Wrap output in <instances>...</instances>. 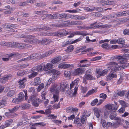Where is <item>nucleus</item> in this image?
<instances>
[{
  "mask_svg": "<svg viewBox=\"0 0 129 129\" xmlns=\"http://www.w3.org/2000/svg\"><path fill=\"white\" fill-rule=\"evenodd\" d=\"M13 121L12 119H10L6 121V123L4 125H2L1 126V128L4 129L6 127L9 126Z\"/></svg>",
  "mask_w": 129,
  "mask_h": 129,
  "instance_id": "obj_15",
  "label": "nucleus"
},
{
  "mask_svg": "<svg viewBox=\"0 0 129 129\" xmlns=\"http://www.w3.org/2000/svg\"><path fill=\"white\" fill-rule=\"evenodd\" d=\"M123 56L124 57H126L127 60L129 59V52L124 53Z\"/></svg>",
  "mask_w": 129,
  "mask_h": 129,
  "instance_id": "obj_64",
  "label": "nucleus"
},
{
  "mask_svg": "<svg viewBox=\"0 0 129 129\" xmlns=\"http://www.w3.org/2000/svg\"><path fill=\"white\" fill-rule=\"evenodd\" d=\"M41 82L40 78L38 77H36L34 79L33 84L34 86H37L39 85Z\"/></svg>",
  "mask_w": 129,
  "mask_h": 129,
  "instance_id": "obj_25",
  "label": "nucleus"
},
{
  "mask_svg": "<svg viewBox=\"0 0 129 129\" xmlns=\"http://www.w3.org/2000/svg\"><path fill=\"white\" fill-rule=\"evenodd\" d=\"M37 95L36 94H33V95L30 96L28 99V102L29 103L31 102H32L34 100H35V99L36 98V97Z\"/></svg>",
  "mask_w": 129,
  "mask_h": 129,
  "instance_id": "obj_22",
  "label": "nucleus"
},
{
  "mask_svg": "<svg viewBox=\"0 0 129 129\" xmlns=\"http://www.w3.org/2000/svg\"><path fill=\"white\" fill-rule=\"evenodd\" d=\"M117 114L116 112L114 111L111 113L109 115V117L111 120H115L117 118Z\"/></svg>",
  "mask_w": 129,
  "mask_h": 129,
  "instance_id": "obj_23",
  "label": "nucleus"
},
{
  "mask_svg": "<svg viewBox=\"0 0 129 129\" xmlns=\"http://www.w3.org/2000/svg\"><path fill=\"white\" fill-rule=\"evenodd\" d=\"M24 94L22 92H20L19 94L18 98L21 101L23 100L24 97Z\"/></svg>",
  "mask_w": 129,
  "mask_h": 129,
  "instance_id": "obj_44",
  "label": "nucleus"
},
{
  "mask_svg": "<svg viewBox=\"0 0 129 129\" xmlns=\"http://www.w3.org/2000/svg\"><path fill=\"white\" fill-rule=\"evenodd\" d=\"M3 27L5 28H8L9 29L10 28H11V26L10 24H3L2 25Z\"/></svg>",
  "mask_w": 129,
  "mask_h": 129,
  "instance_id": "obj_53",
  "label": "nucleus"
},
{
  "mask_svg": "<svg viewBox=\"0 0 129 129\" xmlns=\"http://www.w3.org/2000/svg\"><path fill=\"white\" fill-rule=\"evenodd\" d=\"M73 18H73V19H81V20H83L85 19L84 17V16H81L78 15H74Z\"/></svg>",
  "mask_w": 129,
  "mask_h": 129,
  "instance_id": "obj_47",
  "label": "nucleus"
},
{
  "mask_svg": "<svg viewBox=\"0 0 129 129\" xmlns=\"http://www.w3.org/2000/svg\"><path fill=\"white\" fill-rule=\"evenodd\" d=\"M5 115L7 117L12 118L16 116L17 114L15 113H13L9 111L5 113Z\"/></svg>",
  "mask_w": 129,
  "mask_h": 129,
  "instance_id": "obj_14",
  "label": "nucleus"
},
{
  "mask_svg": "<svg viewBox=\"0 0 129 129\" xmlns=\"http://www.w3.org/2000/svg\"><path fill=\"white\" fill-rule=\"evenodd\" d=\"M110 66L108 67V69L110 73L107 77L106 78L108 81L112 80L113 78H116L117 76L114 73L116 71L120 70V67L118 65L117 63L114 62H110L109 63Z\"/></svg>",
  "mask_w": 129,
  "mask_h": 129,
  "instance_id": "obj_1",
  "label": "nucleus"
},
{
  "mask_svg": "<svg viewBox=\"0 0 129 129\" xmlns=\"http://www.w3.org/2000/svg\"><path fill=\"white\" fill-rule=\"evenodd\" d=\"M117 43L123 44V47H125L124 45H125L124 43H125V41L124 39L119 38L117 39Z\"/></svg>",
  "mask_w": 129,
  "mask_h": 129,
  "instance_id": "obj_35",
  "label": "nucleus"
},
{
  "mask_svg": "<svg viewBox=\"0 0 129 129\" xmlns=\"http://www.w3.org/2000/svg\"><path fill=\"white\" fill-rule=\"evenodd\" d=\"M72 42L71 41V40H69L66 43L62 42V46L63 47H65L67 46L68 45L72 44Z\"/></svg>",
  "mask_w": 129,
  "mask_h": 129,
  "instance_id": "obj_40",
  "label": "nucleus"
},
{
  "mask_svg": "<svg viewBox=\"0 0 129 129\" xmlns=\"http://www.w3.org/2000/svg\"><path fill=\"white\" fill-rule=\"evenodd\" d=\"M44 66V63H42L41 64L37 66V68L38 71L39 72H41L43 71V68Z\"/></svg>",
  "mask_w": 129,
  "mask_h": 129,
  "instance_id": "obj_31",
  "label": "nucleus"
},
{
  "mask_svg": "<svg viewBox=\"0 0 129 129\" xmlns=\"http://www.w3.org/2000/svg\"><path fill=\"white\" fill-rule=\"evenodd\" d=\"M44 87V85L43 83H42L40 84L38 88V91H39L40 90Z\"/></svg>",
  "mask_w": 129,
  "mask_h": 129,
  "instance_id": "obj_59",
  "label": "nucleus"
},
{
  "mask_svg": "<svg viewBox=\"0 0 129 129\" xmlns=\"http://www.w3.org/2000/svg\"><path fill=\"white\" fill-rule=\"evenodd\" d=\"M113 4V2L112 1H104L103 3V4H102V5L103 6H106L107 5H112Z\"/></svg>",
  "mask_w": 129,
  "mask_h": 129,
  "instance_id": "obj_32",
  "label": "nucleus"
},
{
  "mask_svg": "<svg viewBox=\"0 0 129 129\" xmlns=\"http://www.w3.org/2000/svg\"><path fill=\"white\" fill-rule=\"evenodd\" d=\"M87 60L84 59L80 61V63L78 65V67H85L87 66V64H86L84 62L85 61H87Z\"/></svg>",
  "mask_w": 129,
  "mask_h": 129,
  "instance_id": "obj_18",
  "label": "nucleus"
},
{
  "mask_svg": "<svg viewBox=\"0 0 129 129\" xmlns=\"http://www.w3.org/2000/svg\"><path fill=\"white\" fill-rule=\"evenodd\" d=\"M101 58L102 57L101 56H98L91 59L90 60L91 61H96L100 59H101Z\"/></svg>",
  "mask_w": 129,
  "mask_h": 129,
  "instance_id": "obj_54",
  "label": "nucleus"
},
{
  "mask_svg": "<svg viewBox=\"0 0 129 129\" xmlns=\"http://www.w3.org/2000/svg\"><path fill=\"white\" fill-rule=\"evenodd\" d=\"M38 74V73L32 72V73L28 76L29 79H31L36 76Z\"/></svg>",
  "mask_w": 129,
  "mask_h": 129,
  "instance_id": "obj_34",
  "label": "nucleus"
},
{
  "mask_svg": "<svg viewBox=\"0 0 129 129\" xmlns=\"http://www.w3.org/2000/svg\"><path fill=\"white\" fill-rule=\"evenodd\" d=\"M98 102V99H95L92 101L91 103V104L92 106H94Z\"/></svg>",
  "mask_w": 129,
  "mask_h": 129,
  "instance_id": "obj_56",
  "label": "nucleus"
},
{
  "mask_svg": "<svg viewBox=\"0 0 129 129\" xmlns=\"http://www.w3.org/2000/svg\"><path fill=\"white\" fill-rule=\"evenodd\" d=\"M21 101L20 99H19V98H14L13 99L12 101V102L13 103L16 104H17L19 102H20Z\"/></svg>",
  "mask_w": 129,
  "mask_h": 129,
  "instance_id": "obj_51",
  "label": "nucleus"
},
{
  "mask_svg": "<svg viewBox=\"0 0 129 129\" xmlns=\"http://www.w3.org/2000/svg\"><path fill=\"white\" fill-rule=\"evenodd\" d=\"M86 31H77L75 32H73V33L75 35H81L83 36H85L87 35H89L88 33H86Z\"/></svg>",
  "mask_w": 129,
  "mask_h": 129,
  "instance_id": "obj_19",
  "label": "nucleus"
},
{
  "mask_svg": "<svg viewBox=\"0 0 129 129\" xmlns=\"http://www.w3.org/2000/svg\"><path fill=\"white\" fill-rule=\"evenodd\" d=\"M12 42H1L0 43V45H3L6 46L12 47Z\"/></svg>",
  "mask_w": 129,
  "mask_h": 129,
  "instance_id": "obj_27",
  "label": "nucleus"
},
{
  "mask_svg": "<svg viewBox=\"0 0 129 129\" xmlns=\"http://www.w3.org/2000/svg\"><path fill=\"white\" fill-rule=\"evenodd\" d=\"M104 114L105 118H107L108 117L109 112L108 111L106 110L104 112Z\"/></svg>",
  "mask_w": 129,
  "mask_h": 129,
  "instance_id": "obj_63",
  "label": "nucleus"
},
{
  "mask_svg": "<svg viewBox=\"0 0 129 129\" xmlns=\"http://www.w3.org/2000/svg\"><path fill=\"white\" fill-rule=\"evenodd\" d=\"M64 76L67 77H69L71 76V74L69 71H65L64 72Z\"/></svg>",
  "mask_w": 129,
  "mask_h": 129,
  "instance_id": "obj_48",
  "label": "nucleus"
},
{
  "mask_svg": "<svg viewBox=\"0 0 129 129\" xmlns=\"http://www.w3.org/2000/svg\"><path fill=\"white\" fill-rule=\"evenodd\" d=\"M79 78H77L73 82H72V84H70V89L75 86L74 88V92H73L74 95H75L77 92L78 88L79 85H78V83L79 81Z\"/></svg>",
  "mask_w": 129,
  "mask_h": 129,
  "instance_id": "obj_5",
  "label": "nucleus"
},
{
  "mask_svg": "<svg viewBox=\"0 0 129 129\" xmlns=\"http://www.w3.org/2000/svg\"><path fill=\"white\" fill-rule=\"evenodd\" d=\"M7 104L6 100L4 99L3 100L0 101V106H6Z\"/></svg>",
  "mask_w": 129,
  "mask_h": 129,
  "instance_id": "obj_45",
  "label": "nucleus"
},
{
  "mask_svg": "<svg viewBox=\"0 0 129 129\" xmlns=\"http://www.w3.org/2000/svg\"><path fill=\"white\" fill-rule=\"evenodd\" d=\"M74 66L73 64H66L64 63L60 64L58 66V67L59 68L67 69H72L74 68Z\"/></svg>",
  "mask_w": 129,
  "mask_h": 129,
  "instance_id": "obj_6",
  "label": "nucleus"
},
{
  "mask_svg": "<svg viewBox=\"0 0 129 129\" xmlns=\"http://www.w3.org/2000/svg\"><path fill=\"white\" fill-rule=\"evenodd\" d=\"M12 47H14L15 48H19L20 43H18L17 42H12Z\"/></svg>",
  "mask_w": 129,
  "mask_h": 129,
  "instance_id": "obj_41",
  "label": "nucleus"
},
{
  "mask_svg": "<svg viewBox=\"0 0 129 129\" xmlns=\"http://www.w3.org/2000/svg\"><path fill=\"white\" fill-rule=\"evenodd\" d=\"M100 97L103 99H105L107 97V95L106 94L102 93L100 94Z\"/></svg>",
  "mask_w": 129,
  "mask_h": 129,
  "instance_id": "obj_61",
  "label": "nucleus"
},
{
  "mask_svg": "<svg viewBox=\"0 0 129 129\" xmlns=\"http://www.w3.org/2000/svg\"><path fill=\"white\" fill-rule=\"evenodd\" d=\"M48 74H50L51 73L53 75L52 77L50 78L49 80H48V82L47 84V86L50 84L51 83L50 82L51 81H54L58 77V75L60 73L59 71L56 70L55 69H52L49 70L48 72Z\"/></svg>",
  "mask_w": 129,
  "mask_h": 129,
  "instance_id": "obj_3",
  "label": "nucleus"
},
{
  "mask_svg": "<svg viewBox=\"0 0 129 129\" xmlns=\"http://www.w3.org/2000/svg\"><path fill=\"white\" fill-rule=\"evenodd\" d=\"M55 51V49H53L48 51L45 53L42 54L40 56V58L42 59L44 57H47L50 55L51 54L54 52Z\"/></svg>",
  "mask_w": 129,
  "mask_h": 129,
  "instance_id": "obj_13",
  "label": "nucleus"
},
{
  "mask_svg": "<svg viewBox=\"0 0 129 129\" xmlns=\"http://www.w3.org/2000/svg\"><path fill=\"white\" fill-rule=\"evenodd\" d=\"M73 49V45H70L67 47L66 51L67 52H71L72 51Z\"/></svg>",
  "mask_w": 129,
  "mask_h": 129,
  "instance_id": "obj_43",
  "label": "nucleus"
},
{
  "mask_svg": "<svg viewBox=\"0 0 129 129\" xmlns=\"http://www.w3.org/2000/svg\"><path fill=\"white\" fill-rule=\"evenodd\" d=\"M125 93V91H121L118 92L117 94L119 96H123Z\"/></svg>",
  "mask_w": 129,
  "mask_h": 129,
  "instance_id": "obj_50",
  "label": "nucleus"
},
{
  "mask_svg": "<svg viewBox=\"0 0 129 129\" xmlns=\"http://www.w3.org/2000/svg\"><path fill=\"white\" fill-rule=\"evenodd\" d=\"M117 58L118 59V62L121 63H124L127 61V59L125 57H124L123 56H118L117 57Z\"/></svg>",
  "mask_w": 129,
  "mask_h": 129,
  "instance_id": "obj_12",
  "label": "nucleus"
},
{
  "mask_svg": "<svg viewBox=\"0 0 129 129\" xmlns=\"http://www.w3.org/2000/svg\"><path fill=\"white\" fill-rule=\"evenodd\" d=\"M106 106V108L112 111L115 109L114 104H107Z\"/></svg>",
  "mask_w": 129,
  "mask_h": 129,
  "instance_id": "obj_26",
  "label": "nucleus"
},
{
  "mask_svg": "<svg viewBox=\"0 0 129 129\" xmlns=\"http://www.w3.org/2000/svg\"><path fill=\"white\" fill-rule=\"evenodd\" d=\"M61 59V57L60 56H58L56 57L53 59L51 62L52 63L55 64L59 61Z\"/></svg>",
  "mask_w": 129,
  "mask_h": 129,
  "instance_id": "obj_24",
  "label": "nucleus"
},
{
  "mask_svg": "<svg viewBox=\"0 0 129 129\" xmlns=\"http://www.w3.org/2000/svg\"><path fill=\"white\" fill-rule=\"evenodd\" d=\"M68 24H72L73 25H82V22L81 21H72L71 22H68Z\"/></svg>",
  "mask_w": 129,
  "mask_h": 129,
  "instance_id": "obj_21",
  "label": "nucleus"
},
{
  "mask_svg": "<svg viewBox=\"0 0 129 129\" xmlns=\"http://www.w3.org/2000/svg\"><path fill=\"white\" fill-rule=\"evenodd\" d=\"M51 28L48 27H47L44 25H39L37 26V27L36 28V30L40 31L42 30H45V31L50 30Z\"/></svg>",
  "mask_w": 129,
  "mask_h": 129,
  "instance_id": "obj_7",
  "label": "nucleus"
},
{
  "mask_svg": "<svg viewBox=\"0 0 129 129\" xmlns=\"http://www.w3.org/2000/svg\"><path fill=\"white\" fill-rule=\"evenodd\" d=\"M26 72L24 70H20L18 71L17 72V75L18 76H21L24 75Z\"/></svg>",
  "mask_w": 129,
  "mask_h": 129,
  "instance_id": "obj_38",
  "label": "nucleus"
},
{
  "mask_svg": "<svg viewBox=\"0 0 129 129\" xmlns=\"http://www.w3.org/2000/svg\"><path fill=\"white\" fill-rule=\"evenodd\" d=\"M68 34L64 29L60 30L57 31V32H54V36L58 37H61L63 36H65Z\"/></svg>",
  "mask_w": 129,
  "mask_h": 129,
  "instance_id": "obj_8",
  "label": "nucleus"
},
{
  "mask_svg": "<svg viewBox=\"0 0 129 129\" xmlns=\"http://www.w3.org/2000/svg\"><path fill=\"white\" fill-rule=\"evenodd\" d=\"M19 108L16 106L14 107V108H12L11 109H9L8 110L9 111L13 113H14L15 112H16L18 110Z\"/></svg>",
  "mask_w": 129,
  "mask_h": 129,
  "instance_id": "obj_37",
  "label": "nucleus"
},
{
  "mask_svg": "<svg viewBox=\"0 0 129 129\" xmlns=\"http://www.w3.org/2000/svg\"><path fill=\"white\" fill-rule=\"evenodd\" d=\"M35 100H34L32 103V104L33 105L36 107H38L39 105V99L37 98Z\"/></svg>",
  "mask_w": 129,
  "mask_h": 129,
  "instance_id": "obj_30",
  "label": "nucleus"
},
{
  "mask_svg": "<svg viewBox=\"0 0 129 129\" xmlns=\"http://www.w3.org/2000/svg\"><path fill=\"white\" fill-rule=\"evenodd\" d=\"M35 5L36 6L39 7H44L46 6V4L44 3H35Z\"/></svg>",
  "mask_w": 129,
  "mask_h": 129,
  "instance_id": "obj_42",
  "label": "nucleus"
},
{
  "mask_svg": "<svg viewBox=\"0 0 129 129\" xmlns=\"http://www.w3.org/2000/svg\"><path fill=\"white\" fill-rule=\"evenodd\" d=\"M38 53H37L35 54H33L30 55V56L31 59H33L36 58L37 56H38Z\"/></svg>",
  "mask_w": 129,
  "mask_h": 129,
  "instance_id": "obj_60",
  "label": "nucleus"
},
{
  "mask_svg": "<svg viewBox=\"0 0 129 129\" xmlns=\"http://www.w3.org/2000/svg\"><path fill=\"white\" fill-rule=\"evenodd\" d=\"M111 26L112 25L110 24L108 25L107 24H106L105 25H103L101 24L95 26V28H108L111 27Z\"/></svg>",
  "mask_w": 129,
  "mask_h": 129,
  "instance_id": "obj_17",
  "label": "nucleus"
},
{
  "mask_svg": "<svg viewBox=\"0 0 129 129\" xmlns=\"http://www.w3.org/2000/svg\"><path fill=\"white\" fill-rule=\"evenodd\" d=\"M69 87L67 86V84L66 83L61 82L59 85V90L62 91H68Z\"/></svg>",
  "mask_w": 129,
  "mask_h": 129,
  "instance_id": "obj_10",
  "label": "nucleus"
},
{
  "mask_svg": "<svg viewBox=\"0 0 129 129\" xmlns=\"http://www.w3.org/2000/svg\"><path fill=\"white\" fill-rule=\"evenodd\" d=\"M21 38L25 39L24 41L26 43L34 44L38 42L39 40L35 38V36L21 34L20 36Z\"/></svg>",
  "mask_w": 129,
  "mask_h": 129,
  "instance_id": "obj_2",
  "label": "nucleus"
},
{
  "mask_svg": "<svg viewBox=\"0 0 129 129\" xmlns=\"http://www.w3.org/2000/svg\"><path fill=\"white\" fill-rule=\"evenodd\" d=\"M53 19H56L59 17V14L57 13L52 15Z\"/></svg>",
  "mask_w": 129,
  "mask_h": 129,
  "instance_id": "obj_62",
  "label": "nucleus"
},
{
  "mask_svg": "<svg viewBox=\"0 0 129 129\" xmlns=\"http://www.w3.org/2000/svg\"><path fill=\"white\" fill-rule=\"evenodd\" d=\"M94 115L96 116V117L98 118L100 116L99 111L98 109H95L94 111Z\"/></svg>",
  "mask_w": 129,
  "mask_h": 129,
  "instance_id": "obj_46",
  "label": "nucleus"
},
{
  "mask_svg": "<svg viewBox=\"0 0 129 129\" xmlns=\"http://www.w3.org/2000/svg\"><path fill=\"white\" fill-rule=\"evenodd\" d=\"M43 67V70L44 71L49 70H49H50V69L49 68V66L47 64L45 65L44 63V66Z\"/></svg>",
  "mask_w": 129,
  "mask_h": 129,
  "instance_id": "obj_55",
  "label": "nucleus"
},
{
  "mask_svg": "<svg viewBox=\"0 0 129 129\" xmlns=\"http://www.w3.org/2000/svg\"><path fill=\"white\" fill-rule=\"evenodd\" d=\"M126 11H124L123 12H120L116 13L115 14V15L114 16V17H118L120 16H126Z\"/></svg>",
  "mask_w": 129,
  "mask_h": 129,
  "instance_id": "obj_20",
  "label": "nucleus"
},
{
  "mask_svg": "<svg viewBox=\"0 0 129 129\" xmlns=\"http://www.w3.org/2000/svg\"><path fill=\"white\" fill-rule=\"evenodd\" d=\"M59 19H68L67 15L65 13L59 14Z\"/></svg>",
  "mask_w": 129,
  "mask_h": 129,
  "instance_id": "obj_36",
  "label": "nucleus"
},
{
  "mask_svg": "<svg viewBox=\"0 0 129 129\" xmlns=\"http://www.w3.org/2000/svg\"><path fill=\"white\" fill-rule=\"evenodd\" d=\"M80 119L79 118H76L75 120H74V122L75 123H77L79 125H80V126H83V125H82L81 123H80Z\"/></svg>",
  "mask_w": 129,
  "mask_h": 129,
  "instance_id": "obj_57",
  "label": "nucleus"
},
{
  "mask_svg": "<svg viewBox=\"0 0 129 129\" xmlns=\"http://www.w3.org/2000/svg\"><path fill=\"white\" fill-rule=\"evenodd\" d=\"M46 12L45 11H36L34 12V13L37 14L38 15H40L42 13L44 14L45 13H46Z\"/></svg>",
  "mask_w": 129,
  "mask_h": 129,
  "instance_id": "obj_52",
  "label": "nucleus"
},
{
  "mask_svg": "<svg viewBox=\"0 0 129 129\" xmlns=\"http://www.w3.org/2000/svg\"><path fill=\"white\" fill-rule=\"evenodd\" d=\"M59 85H54L50 88V90L51 92L55 93V94L53 95V98L54 100L52 101L53 102L55 103L58 101L59 99L58 93L59 90Z\"/></svg>",
  "mask_w": 129,
  "mask_h": 129,
  "instance_id": "obj_4",
  "label": "nucleus"
},
{
  "mask_svg": "<svg viewBox=\"0 0 129 129\" xmlns=\"http://www.w3.org/2000/svg\"><path fill=\"white\" fill-rule=\"evenodd\" d=\"M84 71L83 69L79 68L76 69L74 71V74L75 75H79L82 74Z\"/></svg>",
  "mask_w": 129,
  "mask_h": 129,
  "instance_id": "obj_16",
  "label": "nucleus"
},
{
  "mask_svg": "<svg viewBox=\"0 0 129 129\" xmlns=\"http://www.w3.org/2000/svg\"><path fill=\"white\" fill-rule=\"evenodd\" d=\"M86 119V117L84 115H82L81 118V123L83 124L85 123V120Z\"/></svg>",
  "mask_w": 129,
  "mask_h": 129,
  "instance_id": "obj_49",
  "label": "nucleus"
},
{
  "mask_svg": "<svg viewBox=\"0 0 129 129\" xmlns=\"http://www.w3.org/2000/svg\"><path fill=\"white\" fill-rule=\"evenodd\" d=\"M28 91L30 92V93H32L33 94H36L35 93V89L33 87H31L29 88Z\"/></svg>",
  "mask_w": 129,
  "mask_h": 129,
  "instance_id": "obj_58",
  "label": "nucleus"
},
{
  "mask_svg": "<svg viewBox=\"0 0 129 129\" xmlns=\"http://www.w3.org/2000/svg\"><path fill=\"white\" fill-rule=\"evenodd\" d=\"M30 105L28 104L24 103L22 104L20 107L23 109H28L30 107Z\"/></svg>",
  "mask_w": 129,
  "mask_h": 129,
  "instance_id": "obj_29",
  "label": "nucleus"
},
{
  "mask_svg": "<svg viewBox=\"0 0 129 129\" xmlns=\"http://www.w3.org/2000/svg\"><path fill=\"white\" fill-rule=\"evenodd\" d=\"M108 72L109 71L108 69L103 70L100 73L98 74V76L99 77L101 76H104L105 74H107Z\"/></svg>",
  "mask_w": 129,
  "mask_h": 129,
  "instance_id": "obj_33",
  "label": "nucleus"
},
{
  "mask_svg": "<svg viewBox=\"0 0 129 129\" xmlns=\"http://www.w3.org/2000/svg\"><path fill=\"white\" fill-rule=\"evenodd\" d=\"M26 80V78H24L18 81V83H19V87L20 88H23L25 87L26 85L25 82Z\"/></svg>",
  "mask_w": 129,
  "mask_h": 129,
  "instance_id": "obj_11",
  "label": "nucleus"
},
{
  "mask_svg": "<svg viewBox=\"0 0 129 129\" xmlns=\"http://www.w3.org/2000/svg\"><path fill=\"white\" fill-rule=\"evenodd\" d=\"M91 71L90 70H88L86 72L84 77L87 80H94L95 78L91 75Z\"/></svg>",
  "mask_w": 129,
  "mask_h": 129,
  "instance_id": "obj_9",
  "label": "nucleus"
},
{
  "mask_svg": "<svg viewBox=\"0 0 129 129\" xmlns=\"http://www.w3.org/2000/svg\"><path fill=\"white\" fill-rule=\"evenodd\" d=\"M119 102L122 106L123 107L125 108L128 106V104L126 102L122 100H120Z\"/></svg>",
  "mask_w": 129,
  "mask_h": 129,
  "instance_id": "obj_28",
  "label": "nucleus"
},
{
  "mask_svg": "<svg viewBox=\"0 0 129 129\" xmlns=\"http://www.w3.org/2000/svg\"><path fill=\"white\" fill-rule=\"evenodd\" d=\"M15 93V91L14 90H11L7 93V95L10 97H11Z\"/></svg>",
  "mask_w": 129,
  "mask_h": 129,
  "instance_id": "obj_39",
  "label": "nucleus"
}]
</instances>
